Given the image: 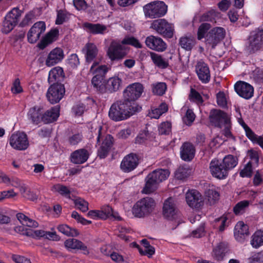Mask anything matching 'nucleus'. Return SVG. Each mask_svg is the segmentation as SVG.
<instances>
[{"instance_id": "1", "label": "nucleus", "mask_w": 263, "mask_h": 263, "mask_svg": "<svg viewBox=\"0 0 263 263\" xmlns=\"http://www.w3.org/2000/svg\"><path fill=\"white\" fill-rule=\"evenodd\" d=\"M141 109V107L136 103L126 101L125 100L118 101L111 105L108 116L113 121H121L128 119Z\"/></svg>"}, {"instance_id": "2", "label": "nucleus", "mask_w": 263, "mask_h": 263, "mask_svg": "<svg viewBox=\"0 0 263 263\" xmlns=\"http://www.w3.org/2000/svg\"><path fill=\"white\" fill-rule=\"evenodd\" d=\"M88 128L90 132L92 133V134L95 133L96 135H98V156L100 158H105L108 155V153L112 144V137L109 135H107L105 137H103L101 134L102 129L101 124L97 122L89 123Z\"/></svg>"}, {"instance_id": "3", "label": "nucleus", "mask_w": 263, "mask_h": 263, "mask_svg": "<svg viewBox=\"0 0 263 263\" xmlns=\"http://www.w3.org/2000/svg\"><path fill=\"white\" fill-rule=\"evenodd\" d=\"M170 172L166 169H158L149 173L145 178V185L142 193L148 194L153 192L160 182L165 180L170 175Z\"/></svg>"}, {"instance_id": "4", "label": "nucleus", "mask_w": 263, "mask_h": 263, "mask_svg": "<svg viewBox=\"0 0 263 263\" xmlns=\"http://www.w3.org/2000/svg\"><path fill=\"white\" fill-rule=\"evenodd\" d=\"M156 206L155 201L151 197H145L138 201L133 206L132 212L138 218H143L149 215Z\"/></svg>"}, {"instance_id": "5", "label": "nucleus", "mask_w": 263, "mask_h": 263, "mask_svg": "<svg viewBox=\"0 0 263 263\" xmlns=\"http://www.w3.org/2000/svg\"><path fill=\"white\" fill-rule=\"evenodd\" d=\"M143 11L146 17L155 18L164 15L167 12V6L163 2L155 1L145 5Z\"/></svg>"}, {"instance_id": "6", "label": "nucleus", "mask_w": 263, "mask_h": 263, "mask_svg": "<svg viewBox=\"0 0 263 263\" xmlns=\"http://www.w3.org/2000/svg\"><path fill=\"white\" fill-rule=\"evenodd\" d=\"M151 28L164 37L172 38L174 35V26L165 19L161 18L153 21Z\"/></svg>"}, {"instance_id": "7", "label": "nucleus", "mask_w": 263, "mask_h": 263, "mask_svg": "<svg viewBox=\"0 0 263 263\" xmlns=\"http://www.w3.org/2000/svg\"><path fill=\"white\" fill-rule=\"evenodd\" d=\"M225 29L221 27H216L210 30L205 37V45L208 48L214 49L224 38Z\"/></svg>"}, {"instance_id": "8", "label": "nucleus", "mask_w": 263, "mask_h": 263, "mask_svg": "<svg viewBox=\"0 0 263 263\" xmlns=\"http://www.w3.org/2000/svg\"><path fill=\"white\" fill-rule=\"evenodd\" d=\"M163 217L169 221H176L179 217V212L177 207L176 200L170 197L166 199L162 209Z\"/></svg>"}, {"instance_id": "9", "label": "nucleus", "mask_w": 263, "mask_h": 263, "mask_svg": "<svg viewBox=\"0 0 263 263\" xmlns=\"http://www.w3.org/2000/svg\"><path fill=\"white\" fill-rule=\"evenodd\" d=\"M9 143L12 148L18 151L26 150L29 145L27 135L23 132H19L11 135Z\"/></svg>"}, {"instance_id": "10", "label": "nucleus", "mask_w": 263, "mask_h": 263, "mask_svg": "<svg viewBox=\"0 0 263 263\" xmlns=\"http://www.w3.org/2000/svg\"><path fill=\"white\" fill-rule=\"evenodd\" d=\"M144 91L143 85L140 83H134L128 85L123 92L126 101L135 103L134 101L139 98Z\"/></svg>"}, {"instance_id": "11", "label": "nucleus", "mask_w": 263, "mask_h": 263, "mask_svg": "<svg viewBox=\"0 0 263 263\" xmlns=\"http://www.w3.org/2000/svg\"><path fill=\"white\" fill-rule=\"evenodd\" d=\"M65 92V87L63 84L54 83L49 87L46 96L51 104H55L63 98Z\"/></svg>"}, {"instance_id": "12", "label": "nucleus", "mask_w": 263, "mask_h": 263, "mask_svg": "<svg viewBox=\"0 0 263 263\" xmlns=\"http://www.w3.org/2000/svg\"><path fill=\"white\" fill-rule=\"evenodd\" d=\"M186 201L189 206L192 209H201L204 205V200L202 195L197 191H189L185 195Z\"/></svg>"}, {"instance_id": "13", "label": "nucleus", "mask_w": 263, "mask_h": 263, "mask_svg": "<svg viewBox=\"0 0 263 263\" xmlns=\"http://www.w3.org/2000/svg\"><path fill=\"white\" fill-rule=\"evenodd\" d=\"M23 234L35 239H39L42 237L49 240L58 241L60 240V237L54 231H45L41 230H33L32 229H26L23 232Z\"/></svg>"}, {"instance_id": "14", "label": "nucleus", "mask_w": 263, "mask_h": 263, "mask_svg": "<svg viewBox=\"0 0 263 263\" xmlns=\"http://www.w3.org/2000/svg\"><path fill=\"white\" fill-rule=\"evenodd\" d=\"M263 43V29L253 32L249 38V44L247 49L250 53L259 50Z\"/></svg>"}, {"instance_id": "15", "label": "nucleus", "mask_w": 263, "mask_h": 263, "mask_svg": "<svg viewBox=\"0 0 263 263\" xmlns=\"http://www.w3.org/2000/svg\"><path fill=\"white\" fill-rule=\"evenodd\" d=\"M46 30V24L44 22L39 21L34 24L27 33V39L29 43H36L41 35Z\"/></svg>"}, {"instance_id": "16", "label": "nucleus", "mask_w": 263, "mask_h": 263, "mask_svg": "<svg viewBox=\"0 0 263 263\" xmlns=\"http://www.w3.org/2000/svg\"><path fill=\"white\" fill-rule=\"evenodd\" d=\"M121 44L115 41L111 42L107 51V55L110 60H119L126 55V52Z\"/></svg>"}, {"instance_id": "17", "label": "nucleus", "mask_w": 263, "mask_h": 263, "mask_svg": "<svg viewBox=\"0 0 263 263\" xmlns=\"http://www.w3.org/2000/svg\"><path fill=\"white\" fill-rule=\"evenodd\" d=\"M139 163L138 156L135 154H129L122 159L120 163V169L124 173H129L134 170Z\"/></svg>"}, {"instance_id": "18", "label": "nucleus", "mask_w": 263, "mask_h": 263, "mask_svg": "<svg viewBox=\"0 0 263 263\" xmlns=\"http://www.w3.org/2000/svg\"><path fill=\"white\" fill-rule=\"evenodd\" d=\"M64 247L67 251L76 252L81 251L85 255H88L89 249L82 241L75 238H68L64 241Z\"/></svg>"}, {"instance_id": "19", "label": "nucleus", "mask_w": 263, "mask_h": 263, "mask_svg": "<svg viewBox=\"0 0 263 263\" xmlns=\"http://www.w3.org/2000/svg\"><path fill=\"white\" fill-rule=\"evenodd\" d=\"M210 122L215 126L222 128L230 120L229 116L220 110H213L210 112Z\"/></svg>"}, {"instance_id": "20", "label": "nucleus", "mask_w": 263, "mask_h": 263, "mask_svg": "<svg viewBox=\"0 0 263 263\" xmlns=\"http://www.w3.org/2000/svg\"><path fill=\"white\" fill-rule=\"evenodd\" d=\"M209 168L212 175L218 179H223L228 176L225 167L222 162L217 159H213L211 161Z\"/></svg>"}, {"instance_id": "21", "label": "nucleus", "mask_w": 263, "mask_h": 263, "mask_svg": "<svg viewBox=\"0 0 263 263\" xmlns=\"http://www.w3.org/2000/svg\"><path fill=\"white\" fill-rule=\"evenodd\" d=\"M234 88L239 96L246 99H249L253 96L254 88L247 82L238 81L235 84Z\"/></svg>"}, {"instance_id": "22", "label": "nucleus", "mask_w": 263, "mask_h": 263, "mask_svg": "<svg viewBox=\"0 0 263 263\" xmlns=\"http://www.w3.org/2000/svg\"><path fill=\"white\" fill-rule=\"evenodd\" d=\"M145 44L149 49L158 52H163L167 48L166 44L161 38L154 35L146 38Z\"/></svg>"}, {"instance_id": "23", "label": "nucleus", "mask_w": 263, "mask_h": 263, "mask_svg": "<svg viewBox=\"0 0 263 263\" xmlns=\"http://www.w3.org/2000/svg\"><path fill=\"white\" fill-rule=\"evenodd\" d=\"M196 71L199 79L203 83H208L211 74L208 65L203 61H199L196 66Z\"/></svg>"}, {"instance_id": "24", "label": "nucleus", "mask_w": 263, "mask_h": 263, "mask_svg": "<svg viewBox=\"0 0 263 263\" xmlns=\"http://www.w3.org/2000/svg\"><path fill=\"white\" fill-rule=\"evenodd\" d=\"M237 121L244 129L247 137L253 143H257L263 149V137L258 136L245 123L241 117L237 118Z\"/></svg>"}, {"instance_id": "25", "label": "nucleus", "mask_w": 263, "mask_h": 263, "mask_svg": "<svg viewBox=\"0 0 263 263\" xmlns=\"http://www.w3.org/2000/svg\"><path fill=\"white\" fill-rule=\"evenodd\" d=\"M64 58V54L63 50L60 48H55L49 52L46 60V65L51 67L62 61Z\"/></svg>"}, {"instance_id": "26", "label": "nucleus", "mask_w": 263, "mask_h": 263, "mask_svg": "<svg viewBox=\"0 0 263 263\" xmlns=\"http://www.w3.org/2000/svg\"><path fill=\"white\" fill-rule=\"evenodd\" d=\"M234 235L237 241H242L249 235L248 226L242 221H238L234 228Z\"/></svg>"}, {"instance_id": "27", "label": "nucleus", "mask_w": 263, "mask_h": 263, "mask_svg": "<svg viewBox=\"0 0 263 263\" xmlns=\"http://www.w3.org/2000/svg\"><path fill=\"white\" fill-rule=\"evenodd\" d=\"M85 54L86 62L91 63L97 58L98 53V49L95 44L88 43L86 44L82 50Z\"/></svg>"}, {"instance_id": "28", "label": "nucleus", "mask_w": 263, "mask_h": 263, "mask_svg": "<svg viewBox=\"0 0 263 263\" xmlns=\"http://www.w3.org/2000/svg\"><path fill=\"white\" fill-rule=\"evenodd\" d=\"M60 115V107L56 106L47 110L42 115L41 120L44 123H50L56 121Z\"/></svg>"}, {"instance_id": "29", "label": "nucleus", "mask_w": 263, "mask_h": 263, "mask_svg": "<svg viewBox=\"0 0 263 263\" xmlns=\"http://www.w3.org/2000/svg\"><path fill=\"white\" fill-rule=\"evenodd\" d=\"M195 149L194 146L190 143H184L181 147L180 156L182 160L189 161L193 159Z\"/></svg>"}, {"instance_id": "30", "label": "nucleus", "mask_w": 263, "mask_h": 263, "mask_svg": "<svg viewBox=\"0 0 263 263\" xmlns=\"http://www.w3.org/2000/svg\"><path fill=\"white\" fill-rule=\"evenodd\" d=\"M89 155L88 151L85 149L76 150L71 155V161L75 164H82L87 160Z\"/></svg>"}, {"instance_id": "31", "label": "nucleus", "mask_w": 263, "mask_h": 263, "mask_svg": "<svg viewBox=\"0 0 263 263\" xmlns=\"http://www.w3.org/2000/svg\"><path fill=\"white\" fill-rule=\"evenodd\" d=\"M84 29L88 32L92 34H104L107 32V27L100 24L85 23L83 24Z\"/></svg>"}, {"instance_id": "32", "label": "nucleus", "mask_w": 263, "mask_h": 263, "mask_svg": "<svg viewBox=\"0 0 263 263\" xmlns=\"http://www.w3.org/2000/svg\"><path fill=\"white\" fill-rule=\"evenodd\" d=\"M108 71V68L105 65H100L98 62H93L90 67L89 72L93 76L105 77Z\"/></svg>"}, {"instance_id": "33", "label": "nucleus", "mask_w": 263, "mask_h": 263, "mask_svg": "<svg viewBox=\"0 0 263 263\" xmlns=\"http://www.w3.org/2000/svg\"><path fill=\"white\" fill-rule=\"evenodd\" d=\"M59 33V31L58 29H52L39 44V47L41 49H44L48 44L57 40Z\"/></svg>"}, {"instance_id": "34", "label": "nucleus", "mask_w": 263, "mask_h": 263, "mask_svg": "<svg viewBox=\"0 0 263 263\" xmlns=\"http://www.w3.org/2000/svg\"><path fill=\"white\" fill-rule=\"evenodd\" d=\"M64 77L63 69L59 66L52 68L49 72L48 81L49 83H54L60 81Z\"/></svg>"}, {"instance_id": "35", "label": "nucleus", "mask_w": 263, "mask_h": 263, "mask_svg": "<svg viewBox=\"0 0 263 263\" xmlns=\"http://www.w3.org/2000/svg\"><path fill=\"white\" fill-rule=\"evenodd\" d=\"M221 162L228 174L229 170L233 168L237 165L238 160L236 157L231 155H228L223 158Z\"/></svg>"}, {"instance_id": "36", "label": "nucleus", "mask_w": 263, "mask_h": 263, "mask_svg": "<svg viewBox=\"0 0 263 263\" xmlns=\"http://www.w3.org/2000/svg\"><path fill=\"white\" fill-rule=\"evenodd\" d=\"M167 110V105L165 103H162L159 107L152 108L148 116L151 118L158 119L161 115L166 112Z\"/></svg>"}, {"instance_id": "37", "label": "nucleus", "mask_w": 263, "mask_h": 263, "mask_svg": "<svg viewBox=\"0 0 263 263\" xmlns=\"http://www.w3.org/2000/svg\"><path fill=\"white\" fill-rule=\"evenodd\" d=\"M41 110L40 107L35 106L30 108L28 111V116L34 124H37L42 121Z\"/></svg>"}, {"instance_id": "38", "label": "nucleus", "mask_w": 263, "mask_h": 263, "mask_svg": "<svg viewBox=\"0 0 263 263\" xmlns=\"http://www.w3.org/2000/svg\"><path fill=\"white\" fill-rule=\"evenodd\" d=\"M251 244L254 248H258L263 245V230H258L253 234Z\"/></svg>"}, {"instance_id": "39", "label": "nucleus", "mask_w": 263, "mask_h": 263, "mask_svg": "<svg viewBox=\"0 0 263 263\" xmlns=\"http://www.w3.org/2000/svg\"><path fill=\"white\" fill-rule=\"evenodd\" d=\"M196 43V40L192 36H183L180 38L179 44L186 50H191Z\"/></svg>"}, {"instance_id": "40", "label": "nucleus", "mask_w": 263, "mask_h": 263, "mask_svg": "<svg viewBox=\"0 0 263 263\" xmlns=\"http://www.w3.org/2000/svg\"><path fill=\"white\" fill-rule=\"evenodd\" d=\"M251 204V200H242L238 202L233 208V211L236 215H241L244 213Z\"/></svg>"}, {"instance_id": "41", "label": "nucleus", "mask_w": 263, "mask_h": 263, "mask_svg": "<svg viewBox=\"0 0 263 263\" xmlns=\"http://www.w3.org/2000/svg\"><path fill=\"white\" fill-rule=\"evenodd\" d=\"M205 197L209 204H214L219 200V193L215 188L210 189L205 192Z\"/></svg>"}, {"instance_id": "42", "label": "nucleus", "mask_w": 263, "mask_h": 263, "mask_svg": "<svg viewBox=\"0 0 263 263\" xmlns=\"http://www.w3.org/2000/svg\"><path fill=\"white\" fill-rule=\"evenodd\" d=\"M58 229L59 232L68 236L76 237L79 234L77 230L71 228L65 224L59 225Z\"/></svg>"}, {"instance_id": "43", "label": "nucleus", "mask_w": 263, "mask_h": 263, "mask_svg": "<svg viewBox=\"0 0 263 263\" xmlns=\"http://www.w3.org/2000/svg\"><path fill=\"white\" fill-rule=\"evenodd\" d=\"M122 80L118 77H114L109 78L107 82V87L110 91L118 90L121 87Z\"/></svg>"}, {"instance_id": "44", "label": "nucleus", "mask_w": 263, "mask_h": 263, "mask_svg": "<svg viewBox=\"0 0 263 263\" xmlns=\"http://www.w3.org/2000/svg\"><path fill=\"white\" fill-rule=\"evenodd\" d=\"M151 58L154 63L160 68H165L167 67V62L161 55L156 53L151 52Z\"/></svg>"}, {"instance_id": "45", "label": "nucleus", "mask_w": 263, "mask_h": 263, "mask_svg": "<svg viewBox=\"0 0 263 263\" xmlns=\"http://www.w3.org/2000/svg\"><path fill=\"white\" fill-rule=\"evenodd\" d=\"M152 92L158 96H162L165 93L167 86L164 82H157L152 84Z\"/></svg>"}, {"instance_id": "46", "label": "nucleus", "mask_w": 263, "mask_h": 263, "mask_svg": "<svg viewBox=\"0 0 263 263\" xmlns=\"http://www.w3.org/2000/svg\"><path fill=\"white\" fill-rule=\"evenodd\" d=\"M51 190L53 192H58L61 195L67 198H70V191L66 186L63 185L61 184H57L52 186Z\"/></svg>"}, {"instance_id": "47", "label": "nucleus", "mask_w": 263, "mask_h": 263, "mask_svg": "<svg viewBox=\"0 0 263 263\" xmlns=\"http://www.w3.org/2000/svg\"><path fill=\"white\" fill-rule=\"evenodd\" d=\"M17 219L23 225H26L29 227H37V223L33 220L32 219L28 218L26 215L22 213H18L16 215Z\"/></svg>"}, {"instance_id": "48", "label": "nucleus", "mask_w": 263, "mask_h": 263, "mask_svg": "<svg viewBox=\"0 0 263 263\" xmlns=\"http://www.w3.org/2000/svg\"><path fill=\"white\" fill-rule=\"evenodd\" d=\"M229 215L228 214H224L221 217L215 220V227L219 229V231H223L225 228L228 226L227 222Z\"/></svg>"}, {"instance_id": "49", "label": "nucleus", "mask_w": 263, "mask_h": 263, "mask_svg": "<svg viewBox=\"0 0 263 263\" xmlns=\"http://www.w3.org/2000/svg\"><path fill=\"white\" fill-rule=\"evenodd\" d=\"M227 246L224 243H219L213 249L212 255L217 259H220L222 258L226 251Z\"/></svg>"}, {"instance_id": "50", "label": "nucleus", "mask_w": 263, "mask_h": 263, "mask_svg": "<svg viewBox=\"0 0 263 263\" xmlns=\"http://www.w3.org/2000/svg\"><path fill=\"white\" fill-rule=\"evenodd\" d=\"M191 173V170L187 166H181L176 171L175 177L180 180L187 178Z\"/></svg>"}, {"instance_id": "51", "label": "nucleus", "mask_w": 263, "mask_h": 263, "mask_svg": "<svg viewBox=\"0 0 263 263\" xmlns=\"http://www.w3.org/2000/svg\"><path fill=\"white\" fill-rule=\"evenodd\" d=\"M76 207L82 212L88 210V202L80 197H76L73 199Z\"/></svg>"}, {"instance_id": "52", "label": "nucleus", "mask_w": 263, "mask_h": 263, "mask_svg": "<svg viewBox=\"0 0 263 263\" xmlns=\"http://www.w3.org/2000/svg\"><path fill=\"white\" fill-rule=\"evenodd\" d=\"M105 77H98L93 76L91 79V84L93 87L98 90L102 91L105 88Z\"/></svg>"}, {"instance_id": "53", "label": "nucleus", "mask_w": 263, "mask_h": 263, "mask_svg": "<svg viewBox=\"0 0 263 263\" xmlns=\"http://www.w3.org/2000/svg\"><path fill=\"white\" fill-rule=\"evenodd\" d=\"M141 243L144 249H143V253H140L141 254L146 255L148 257H151L155 253V248L150 245L149 242L146 239H142Z\"/></svg>"}, {"instance_id": "54", "label": "nucleus", "mask_w": 263, "mask_h": 263, "mask_svg": "<svg viewBox=\"0 0 263 263\" xmlns=\"http://www.w3.org/2000/svg\"><path fill=\"white\" fill-rule=\"evenodd\" d=\"M122 44L130 45L137 48H141L142 45L136 38L127 36H125L121 42Z\"/></svg>"}, {"instance_id": "55", "label": "nucleus", "mask_w": 263, "mask_h": 263, "mask_svg": "<svg viewBox=\"0 0 263 263\" xmlns=\"http://www.w3.org/2000/svg\"><path fill=\"white\" fill-rule=\"evenodd\" d=\"M211 28L210 24L208 23H202L200 25L197 31V39L201 40L204 38L205 39L206 35L208 33V31Z\"/></svg>"}, {"instance_id": "56", "label": "nucleus", "mask_w": 263, "mask_h": 263, "mask_svg": "<svg viewBox=\"0 0 263 263\" xmlns=\"http://www.w3.org/2000/svg\"><path fill=\"white\" fill-rule=\"evenodd\" d=\"M182 110H186V114L183 118L184 123L187 125H191L195 119V115L192 109H187L184 106L182 108Z\"/></svg>"}, {"instance_id": "57", "label": "nucleus", "mask_w": 263, "mask_h": 263, "mask_svg": "<svg viewBox=\"0 0 263 263\" xmlns=\"http://www.w3.org/2000/svg\"><path fill=\"white\" fill-rule=\"evenodd\" d=\"M21 11L18 8H14L7 13L5 17L11 21H14L17 24L21 15Z\"/></svg>"}, {"instance_id": "58", "label": "nucleus", "mask_w": 263, "mask_h": 263, "mask_svg": "<svg viewBox=\"0 0 263 263\" xmlns=\"http://www.w3.org/2000/svg\"><path fill=\"white\" fill-rule=\"evenodd\" d=\"M67 65L71 68H76L80 65L79 59L76 54H71L66 61Z\"/></svg>"}, {"instance_id": "59", "label": "nucleus", "mask_w": 263, "mask_h": 263, "mask_svg": "<svg viewBox=\"0 0 263 263\" xmlns=\"http://www.w3.org/2000/svg\"><path fill=\"white\" fill-rule=\"evenodd\" d=\"M16 25V24H15L14 21H11L5 17V20L3 22L2 31L4 33H8L13 29Z\"/></svg>"}, {"instance_id": "60", "label": "nucleus", "mask_w": 263, "mask_h": 263, "mask_svg": "<svg viewBox=\"0 0 263 263\" xmlns=\"http://www.w3.org/2000/svg\"><path fill=\"white\" fill-rule=\"evenodd\" d=\"M239 174L242 177H251L252 174V162L249 161L245 165Z\"/></svg>"}, {"instance_id": "61", "label": "nucleus", "mask_w": 263, "mask_h": 263, "mask_svg": "<svg viewBox=\"0 0 263 263\" xmlns=\"http://www.w3.org/2000/svg\"><path fill=\"white\" fill-rule=\"evenodd\" d=\"M248 263H263V252L254 253L247 259Z\"/></svg>"}, {"instance_id": "62", "label": "nucleus", "mask_w": 263, "mask_h": 263, "mask_svg": "<svg viewBox=\"0 0 263 263\" xmlns=\"http://www.w3.org/2000/svg\"><path fill=\"white\" fill-rule=\"evenodd\" d=\"M10 184L15 187L18 188L21 194H23L26 191V187L24 183L17 178H11Z\"/></svg>"}, {"instance_id": "63", "label": "nucleus", "mask_w": 263, "mask_h": 263, "mask_svg": "<svg viewBox=\"0 0 263 263\" xmlns=\"http://www.w3.org/2000/svg\"><path fill=\"white\" fill-rule=\"evenodd\" d=\"M172 125L170 122L162 123L158 127L159 133L161 135H168L171 132Z\"/></svg>"}, {"instance_id": "64", "label": "nucleus", "mask_w": 263, "mask_h": 263, "mask_svg": "<svg viewBox=\"0 0 263 263\" xmlns=\"http://www.w3.org/2000/svg\"><path fill=\"white\" fill-rule=\"evenodd\" d=\"M219 13L214 10H211L204 13L202 16V20L205 21H213L218 17Z\"/></svg>"}]
</instances>
